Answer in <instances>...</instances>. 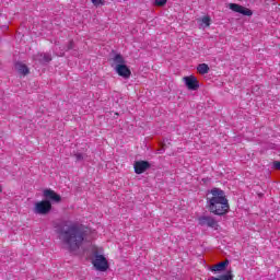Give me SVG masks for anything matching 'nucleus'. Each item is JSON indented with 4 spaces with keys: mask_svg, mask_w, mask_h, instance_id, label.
Returning <instances> with one entry per match:
<instances>
[{
    "mask_svg": "<svg viewBox=\"0 0 280 280\" xmlns=\"http://www.w3.org/2000/svg\"><path fill=\"white\" fill-rule=\"evenodd\" d=\"M273 167H275V170H280V162L279 161H275L273 162Z\"/></svg>",
    "mask_w": 280,
    "mask_h": 280,
    "instance_id": "obj_20",
    "label": "nucleus"
},
{
    "mask_svg": "<svg viewBox=\"0 0 280 280\" xmlns=\"http://www.w3.org/2000/svg\"><path fill=\"white\" fill-rule=\"evenodd\" d=\"M112 67H115V71L120 78H125V80H128V78L132 75V71H130V68H128V66L126 65V59L121 54H116L112 58Z\"/></svg>",
    "mask_w": 280,
    "mask_h": 280,
    "instance_id": "obj_3",
    "label": "nucleus"
},
{
    "mask_svg": "<svg viewBox=\"0 0 280 280\" xmlns=\"http://www.w3.org/2000/svg\"><path fill=\"white\" fill-rule=\"evenodd\" d=\"M51 211V201L50 200H42L35 203V213L39 215H47Z\"/></svg>",
    "mask_w": 280,
    "mask_h": 280,
    "instance_id": "obj_5",
    "label": "nucleus"
},
{
    "mask_svg": "<svg viewBox=\"0 0 280 280\" xmlns=\"http://www.w3.org/2000/svg\"><path fill=\"white\" fill-rule=\"evenodd\" d=\"M68 49H73V40H70Z\"/></svg>",
    "mask_w": 280,
    "mask_h": 280,
    "instance_id": "obj_21",
    "label": "nucleus"
},
{
    "mask_svg": "<svg viewBox=\"0 0 280 280\" xmlns=\"http://www.w3.org/2000/svg\"><path fill=\"white\" fill-rule=\"evenodd\" d=\"M91 3H93V5H95V8H100V5H104L106 3V1H104V0H91Z\"/></svg>",
    "mask_w": 280,
    "mask_h": 280,
    "instance_id": "obj_17",
    "label": "nucleus"
},
{
    "mask_svg": "<svg viewBox=\"0 0 280 280\" xmlns=\"http://www.w3.org/2000/svg\"><path fill=\"white\" fill-rule=\"evenodd\" d=\"M150 167H151L150 162L143 161V160L136 161L133 164V168L137 174H143V173L148 172V170H150Z\"/></svg>",
    "mask_w": 280,
    "mask_h": 280,
    "instance_id": "obj_8",
    "label": "nucleus"
},
{
    "mask_svg": "<svg viewBox=\"0 0 280 280\" xmlns=\"http://www.w3.org/2000/svg\"><path fill=\"white\" fill-rule=\"evenodd\" d=\"M2 191H3V188L0 187V194H2Z\"/></svg>",
    "mask_w": 280,
    "mask_h": 280,
    "instance_id": "obj_22",
    "label": "nucleus"
},
{
    "mask_svg": "<svg viewBox=\"0 0 280 280\" xmlns=\"http://www.w3.org/2000/svg\"><path fill=\"white\" fill-rule=\"evenodd\" d=\"M183 80L185 81V85L189 91H198V89H200V83L196 77H184Z\"/></svg>",
    "mask_w": 280,
    "mask_h": 280,
    "instance_id": "obj_7",
    "label": "nucleus"
},
{
    "mask_svg": "<svg viewBox=\"0 0 280 280\" xmlns=\"http://www.w3.org/2000/svg\"><path fill=\"white\" fill-rule=\"evenodd\" d=\"M200 226H209L210 229H215L218 226V221L213 217H201L199 218Z\"/></svg>",
    "mask_w": 280,
    "mask_h": 280,
    "instance_id": "obj_10",
    "label": "nucleus"
},
{
    "mask_svg": "<svg viewBox=\"0 0 280 280\" xmlns=\"http://www.w3.org/2000/svg\"><path fill=\"white\" fill-rule=\"evenodd\" d=\"M58 234L70 253L80 250V246L84 244V238L86 237L84 225L72 221H66L59 229Z\"/></svg>",
    "mask_w": 280,
    "mask_h": 280,
    "instance_id": "obj_1",
    "label": "nucleus"
},
{
    "mask_svg": "<svg viewBox=\"0 0 280 280\" xmlns=\"http://www.w3.org/2000/svg\"><path fill=\"white\" fill-rule=\"evenodd\" d=\"M44 198H47V200H52V202H60L62 200V197L58 195L56 191L51 190L50 188H46L43 191Z\"/></svg>",
    "mask_w": 280,
    "mask_h": 280,
    "instance_id": "obj_9",
    "label": "nucleus"
},
{
    "mask_svg": "<svg viewBox=\"0 0 280 280\" xmlns=\"http://www.w3.org/2000/svg\"><path fill=\"white\" fill-rule=\"evenodd\" d=\"M201 23H203V25H206L207 27H209L211 25V18L209 16H203L201 19Z\"/></svg>",
    "mask_w": 280,
    "mask_h": 280,
    "instance_id": "obj_18",
    "label": "nucleus"
},
{
    "mask_svg": "<svg viewBox=\"0 0 280 280\" xmlns=\"http://www.w3.org/2000/svg\"><path fill=\"white\" fill-rule=\"evenodd\" d=\"M197 71H198V73H200V75H206V73H209V65L200 63L197 67Z\"/></svg>",
    "mask_w": 280,
    "mask_h": 280,
    "instance_id": "obj_14",
    "label": "nucleus"
},
{
    "mask_svg": "<svg viewBox=\"0 0 280 280\" xmlns=\"http://www.w3.org/2000/svg\"><path fill=\"white\" fill-rule=\"evenodd\" d=\"M167 4V0H155L154 1V5H156L158 8H163V5Z\"/></svg>",
    "mask_w": 280,
    "mask_h": 280,
    "instance_id": "obj_16",
    "label": "nucleus"
},
{
    "mask_svg": "<svg viewBox=\"0 0 280 280\" xmlns=\"http://www.w3.org/2000/svg\"><path fill=\"white\" fill-rule=\"evenodd\" d=\"M92 264L95 270H98V272H106V270H108L109 268L108 260L106 259V257L97 253H94Z\"/></svg>",
    "mask_w": 280,
    "mask_h": 280,
    "instance_id": "obj_4",
    "label": "nucleus"
},
{
    "mask_svg": "<svg viewBox=\"0 0 280 280\" xmlns=\"http://www.w3.org/2000/svg\"><path fill=\"white\" fill-rule=\"evenodd\" d=\"M208 280H233V272L228 271L225 275H221L218 278L210 277Z\"/></svg>",
    "mask_w": 280,
    "mask_h": 280,
    "instance_id": "obj_13",
    "label": "nucleus"
},
{
    "mask_svg": "<svg viewBox=\"0 0 280 280\" xmlns=\"http://www.w3.org/2000/svg\"><path fill=\"white\" fill-rule=\"evenodd\" d=\"M211 197L207 198L208 211L213 215H226L231 209L229 199L224 190L220 188H212L210 190Z\"/></svg>",
    "mask_w": 280,
    "mask_h": 280,
    "instance_id": "obj_2",
    "label": "nucleus"
},
{
    "mask_svg": "<svg viewBox=\"0 0 280 280\" xmlns=\"http://www.w3.org/2000/svg\"><path fill=\"white\" fill-rule=\"evenodd\" d=\"M226 266H229V259H225L224 261H221L214 266L211 267L212 272H222V270L226 269Z\"/></svg>",
    "mask_w": 280,
    "mask_h": 280,
    "instance_id": "obj_12",
    "label": "nucleus"
},
{
    "mask_svg": "<svg viewBox=\"0 0 280 280\" xmlns=\"http://www.w3.org/2000/svg\"><path fill=\"white\" fill-rule=\"evenodd\" d=\"M15 70L18 71V73L20 75H30V68L27 67V65L23 63V62H16L15 63Z\"/></svg>",
    "mask_w": 280,
    "mask_h": 280,
    "instance_id": "obj_11",
    "label": "nucleus"
},
{
    "mask_svg": "<svg viewBox=\"0 0 280 280\" xmlns=\"http://www.w3.org/2000/svg\"><path fill=\"white\" fill-rule=\"evenodd\" d=\"M229 8L232 10V12H236L243 16H250L253 14V10L237 3H230Z\"/></svg>",
    "mask_w": 280,
    "mask_h": 280,
    "instance_id": "obj_6",
    "label": "nucleus"
},
{
    "mask_svg": "<svg viewBox=\"0 0 280 280\" xmlns=\"http://www.w3.org/2000/svg\"><path fill=\"white\" fill-rule=\"evenodd\" d=\"M74 158L77 161H83L84 160V155H82V153H75Z\"/></svg>",
    "mask_w": 280,
    "mask_h": 280,
    "instance_id": "obj_19",
    "label": "nucleus"
},
{
    "mask_svg": "<svg viewBox=\"0 0 280 280\" xmlns=\"http://www.w3.org/2000/svg\"><path fill=\"white\" fill-rule=\"evenodd\" d=\"M39 62H42L43 65H45L46 62H51V55L50 54H46L43 52L39 55Z\"/></svg>",
    "mask_w": 280,
    "mask_h": 280,
    "instance_id": "obj_15",
    "label": "nucleus"
}]
</instances>
